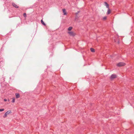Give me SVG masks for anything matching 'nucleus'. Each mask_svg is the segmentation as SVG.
Segmentation results:
<instances>
[{
	"mask_svg": "<svg viewBox=\"0 0 134 134\" xmlns=\"http://www.w3.org/2000/svg\"><path fill=\"white\" fill-rule=\"evenodd\" d=\"M125 64L123 62H120L117 64V66H121L125 65Z\"/></svg>",
	"mask_w": 134,
	"mask_h": 134,
	"instance_id": "obj_1",
	"label": "nucleus"
},
{
	"mask_svg": "<svg viewBox=\"0 0 134 134\" xmlns=\"http://www.w3.org/2000/svg\"><path fill=\"white\" fill-rule=\"evenodd\" d=\"M116 75L115 74H112L110 77V79L111 80H112L114 79L116 77Z\"/></svg>",
	"mask_w": 134,
	"mask_h": 134,
	"instance_id": "obj_2",
	"label": "nucleus"
},
{
	"mask_svg": "<svg viewBox=\"0 0 134 134\" xmlns=\"http://www.w3.org/2000/svg\"><path fill=\"white\" fill-rule=\"evenodd\" d=\"M68 33L71 36H74L75 35V34L73 32L69 31L68 32Z\"/></svg>",
	"mask_w": 134,
	"mask_h": 134,
	"instance_id": "obj_3",
	"label": "nucleus"
},
{
	"mask_svg": "<svg viewBox=\"0 0 134 134\" xmlns=\"http://www.w3.org/2000/svg\"><path fill=\"white\" fill-rule=\"evenodd\" d=\"M12 5L15 8H18L19 7V6L14 3H12Z\"/></svg>",
	"mask_w": 134,
	"mask_h": 134,
	"instance_id": "obj_4",
	"label": "nucleus"
},
{
	"mask_svg": "<svg viewBox=\"0 0 134 134\" xmlns=\"http://www.w3.org/2000/svg\"><path fill=\"white\" fill-rule=\"evenodd\" d=\"M104 5L106 6V8L109 9V5L108 4V3L106 2H104Z\"/></svg>",
	"mask_w": 134,
	"mask_h": 134,
	"instance_id": "obj_5",
	"label": "nucleus"
},
{
	"mask_svg": "<svg viewBox=\"0 0 134 134\" xmlns=\"http://www.w3.org/2000/svg\"><path fill=\"white\" fill-rule=\"evenodd\" d=\"M63 13H64V15H67V13H66V10L65 9H63Z\"/></svg>",
	"mask_w": 134,
	"mask_h": 134,
	"instance_id": "obj_6",
	"label": "nucleus"
},
{
	"mask_svg": "<svg viewBox=\"0 0 134 134\" xmlns=\"http://www.w3.org/2000/svg\"><path fill=\"white\" fill-rule=\"evenodd\" d=\"M16 97V98H18L20 97V95L18 93H15Z\"/></svg>",
	"mask_w": 134,
	"mask_h": 134,
	"instance_id": "obj_7",
	"label": "nucleus"
},
{
	"mask_svg": "<svg viewBox=\"0 0 134 134\" xmlns=\"http://www.w3.org/2000/svg\"><path fill=\"white\" fill-rule=\"evenodd\" d=\"M111 12V10L109 8L108 9V10L107 12V14L108 15L109 14H110Z\"/></svg>",
	"mask_w": 134,
	"mask_h": 134,
	"instance_id": "obj_8",
	"label": "nucleus"
},
{
	"mask_svg": "<svg viewBox=\"0 0 134 134\" xmlns=\"http://www.w3.org/2000/svg\"><path fill=\"white\" fill-rule=\"evenodd\" d=\"M90 50L92 52H95V50L93 48H90Z\"/></svg>",
	"mask_w": 134,
	"mask_h": 134,
	"instance_id": "obj_9",
	"label": "nucleus"
},
{
	"mask_svg": "<svg viewBox=\"0 0 134 134\" xmlns=\"http://www.w3.org/2000/svg\"><path fill=\"white\" fill-rule=\"evenodd\" d=\"M41 24H43V25L45 26L46 24H45V23L43 21V20L42 19L41 20Z\"/></svg>",
	"mask_w": 134,
	"mask_h": 134,
	"instance_id": "obj_10",
	"label": "nucleus"
},
{
	"mask_svg": "<svg viewBox=\"0 0 134 134\" xmlns=\"http://www.w3.org/2000/svg\"><path fill=\"white\" fill-rule=\"evenodd\" d=\"M6 112L8 114H9L12 113V111L10 110H9L7 111Z\"/></svg>",
	"mask_w": 134,
	"mask_h": 134,
	"instance_id": "obj_11",
	"label": "nucleus"
},
{
	"mask_svg": "<svg viewBox=\"0 0 134 134\" xmlns=\"http://www.w3.org/2000/svg\"><path fill=\"white\" fill-rule=\"evenodd\" d=\"M72 29V27H70L68 28V30L69 31H70Z\"/></svg>",
	"mask_w": 134,
	"mask_h": 134,
	"instance_id": "obj_12",
	"label": "nucleus"
},
{
	"mask_svg": "<svg viewBox=\"0 0 134 134\" xmlns=\"http://www.w3.org/2000/svg\"><path fill=\"white\" fill-rule=\"evenodd\" d=\"M107 17L106 16H104L103 18V20H105L107 19Z\"/></svg>",
	"mask_w": 134,
	"mask_h": 134,
	"instance_id": "obj_13",
	"label": "nucleus"
},
{
	"mask_svg": "<svg viewBox=\"0 0 134 134\" xmlns=\"http://www.w3.org/2000/svg\"><path fill=\"white\" fill-rule=\"evenodd\" d=\"M23 16L25 18H26V13H24L23 14Z\"/></svg>",
	"mask_w": 134,
	"mask_h": 134,
	"instance_id": "obj_14",
	"label": "nucleus"
},
{
	"mask_svg": "<svg viewBox=\"0 0 134 134\" xmlns=\"http://www.w3.org/2000/svg\"><path fill=\"white\" fill-rule=\"evenodd\" d=\"M15 101V99L14 98H13V99L12 100V103H14Z\"/></svg>",
	"mask_w": 134,
	"mask_h": 134,
	"instance_id": "obj_15",
	"label": "nucleus"
},
{
	"mask_svg": "<svg viewBox=\"0 0 134 134\" xmlns=\"http://www.w3.org/2000/svg\"><path fill=\"white\" fill-rule=\"evenodd\" d=\"M4 110V109H0V111H3Z\"/></svg>",
	"mask_w": 134,
	"mask_h": 134,
	"instance_id": "obj_16",
	"label": "nucleus"
},
{
	"mask_svg": "<svg viewBox=\"0 0 134 134\" xmlns=\"http://www.w3.org/2000/svg\"><path fill=\"white\" fill-rule=\"evenodd\" d=\"M7 117V115H6V114H4V115L3 116V117L4 118H6Z\"/></svg>",
	"mask_w": 134,
	"mask_h": 134,
	"instance_id": "obj_17",
	"label": "nucleus"
},
{
	"mask_svg": "<svg viewBox=\"0 0 134 134\" xmlns=\"http://www.w3.org/2000/svg\"><path fill=\"white\" fill-rule=\"evenodd\" d=\"M4 101H5V102H6V101H7V99H4Z\"/></svg>",
	"mask_w": 134,
	"mask_h": 134,
	"instance_id": "obj_18",
	"label": "nucleus"
},
{
	"mask_svg": "<svg viewBox=\"0 0 134 134\" xmlns=\"http://www.w3.org/2000/svg\"><path fill=\"white\" fill-rule=\"evenodd\" d=\"M79 12L80 11H78L76 13V14H77L79 13Z\"/></svg>",
	"mask_w": 134,
	"mask_h": 134,
	"instance_id": "obj_19",
	"label": "nucleus"
},
{
	"mask_svg": "<svg viewBox=\"0 0 134 134\" xmlns=\"http://www.w3.org/2000/svg\"><path fill=\"white\" fill-rule=\"evenodd\" d=\"M5 114H6V115L7 116V115H8V114L7 113V112H6V113Z\"/></svg>",
	"mask_w": 134,
	"mask_h": 134,
	"instance_id": "obj_20",
	"label": "nucleus"
},
{
	"mask_svg": "<svg viewBox=\"0 0 134 134\" xmlns=\"http://www.w3.org/2000/svg\"><path fill=\"white\" fill-rule=\"evenodd\" d=\"M5 114H6V115L7 116V115H8V114L7 113V112H6V113Z\"/></svg>",
	"mask_w": 134,
	"mask_h": 134,
	"instance_id": "obj_21",
	"label": "nucleus"
},
{
	"mask_svg": "<svg viewBox=\"0 0 134 134\" xmlns=\"http://www.w3.org/2000/svg\"><path fill=\"white\" fill-rule=\"evenodd\" d=\"M8 101H9V99H8Z\"/></svg>",
	"mask_w": 134,
	"mask_h": 134,
	"instance_id": "obj_22",
	"label": "nucleus"
}]
</instances>
